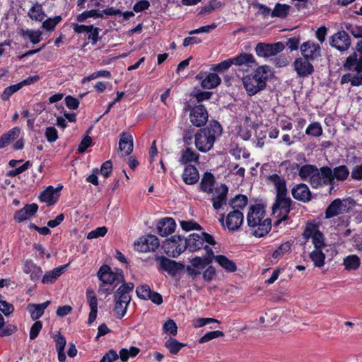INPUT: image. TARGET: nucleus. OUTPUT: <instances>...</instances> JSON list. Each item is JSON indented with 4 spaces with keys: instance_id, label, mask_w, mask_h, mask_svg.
Returning <instances> with one entry per match:
<instances>
[{
    "instance_id": "obj_10",
    "label": "nucleus",
    "mask_w": 362,
    "mask_h": 362,
    "mask_svg": "<svg viewBox=\"0 0 362 362\" xmlns=\"http://www.w3.org/2000/svg\"><path fill=\"white\" fill-rule=\"evenodd\" d=\"M285 46L281 42L273 44L258 43L255 47L256 54L259 57H269L274 56L284 50Z\"/></svg>"
},
{
    "instance_id": "obj_25",
    "label": "nucleus",
    "mask_w": 362,
    "mask_h": 362,
    "mask_svg": "<svg viewBox=\"0 0 362 362\" xmlns=\"http://www.w3.org/2000/svg\"><path fill=\"white\" fill-rule=\"evenodd\" d=\"M204 250L206 251V255L204 258L196 257L190 259V263L193 267L201 269L211 263L214 257L212 249L208 245H206Z\"/></svg>"
},
{
    "instance_id": "obj_46",
    "label": "nucleus",
    "mask_w": 362,
    "mask_h": 362,
    "mask_svg": "<svg viewBox=\"0 0 362 362\" xmlns=\"http://www.w3.org/2000/svg\"><path fill=\"white\" fill-rule=\"evenodd\" d=\"M21 35L23 37H28L31 42L37 44L41 40L42 32L40 30H22Z\"/></svg>"
},
{
    "instance_id": "obj_15",
    "label": "nucleus",
    "mask_w": 362,
    "mask_h": 362,
    "mask_svg": "<svg viewBox=\"0 0 362 362\" xmlns=\"http://www.w3.org/2000/svg\"><path fill=\"white\" fill-rule=\"evenodd\" d=\"M208 112L202 105H195L190 110L191 123L197 127L204 125L208 120Z\"/></svg>"
},
{
    "instance_id": "obj_21",
    "label": "nucleus",
    "mask_w": 362,
    "mask_h": 362,
    "mask_svg": "<svg viewBox=\"0 0 362 362\" xmlns=\"http://www.w3.org/2000/svg\"><path fill=\"white\" fill-rule=\"evenodd\" d=\"M62 187L54 188L52 186H49L44 190L40 195V200L42 202H46L48 206L54 204L59 197V191Z\"/></svg>"
},
{
    "instance_id": "obj_1",
    "label": "nucleus",
    "mask_w": 362,
    "mask_h": 362,
    "mask_svg": "<svg viewBox=\"0 0 362 362\" xmlns=\"http://www.w3.org/2000/svg\"><path fill=\"white\" fill-rule=\"evenodd\" d=\"M267 180L273 184L276 190L275 200L272 207L273 214H276L281 220H288L293 201L288 196L286 180L277 174H272L268 176Z\"/></svg>"
},
{
    "instance_id": "obj_19",
    "label": "nucleus",
    "mask_w": 362,
    "mask_h": 362,
    "mask_svg": "<svg viewBox=\"0 0 362 362\" xmlns=\"http://www.w3.org/2000/svg\"><path fill=\"white\" fill-rule=\"evenodd\" d=\"M354 60L351 57H347L344 66L346 70L356 71V74L351 76V86H360L362 85V68L357 64H353Z\"/></svg>"
},
{
    "instance_id": "obj_63",
    "label": "nucleus",
    "mask_w": 362,
    "mask_h": 362,
    "mask_svg": "<svg viewBox=\"0 0 362 362\" xmlns=\"http://www.w3.org/2000/svg\"><path fill=\"white\" fill-rule=\"evenodd\" d=\"M211 96V93L207 91H199L194 95L193 98L190 100L192 103H200L205 100H209Z\"/></svg>"
},
{
    "instance_id": "obj_16",
    "label": "nucleus",
    "mask_w": 362,
    "mask_h": 362,
    "mask_svg": "<svg viewBox=\"0 0 362 362\" xmlns=\"http://www.w3.org/2000/svg\"><path fill=\"white\" fill-rule=\"evenodd\" d=\"M157 261L159 262V269L168 272L172 276H175L179 271L185 268L182 263L177 262L164 256L158 257Z\"/></svg>"
},
{
    "instance_id": "obj_48",
    "label": "nucleus",
    "mask_w": 362,
    "mask_h": 362,
    "mask_svg": "<svg viewBox=\"0 0 362 362\" xmlns=\"http://www.w3.org/2000/svg\"><path fill=\"white\" fill-rule=\"evenodd\" d=\"M321 173V168L319 169L316 167L315 172L312 175V177L310 178V184L313 188H317L319 187L323 186L322 175Z\"/></svg>"
},
{
    "instance_id": "obj_64",
    "label": "nucleus",
    "mask_w": 362,
    "mask_h": 362,
    "mask_svg": "<svg viewBox=\"0 0 362 362\" xmlns=\"http://www.w3.org/2000/svg\"><path fill=\"white\" fill-rule=\"evenodd\" d=\"M351 177L353 180L361 181L362 180V163L359 165H355L351 172Z\"/></svg>"
},
{
    "instance_id": "obj_33",
    "label": "nucleus",
    "mask_w": 362,
    "mask_h": 362,
    "mask_svg": "<svg viewBox=\"0 0 362 362\" xmlns=\"http://www.w3.org/2000/svg\"><path fill=\"white\" fill-rule=\"evenodd\" d=\"M214 259L222 268H223L228 272H234L237 270V267H236L235 263L233 261L229 259L225 255H214L213 259Z\"/></svg>"
},
{
    "instance_id": "obj_27",
    "label": "nucleus",
    "mask_w": 362,
    "mask_h": 362,
    "mask_svg": "<svg viewBox=\"0 0 362 362\" xmlns=\"http://www.w3.org/2000/svg\"><path fill=\"white\" fill-rule=\"evenodd\" d=\"M215 182L214 175L211 173L206 172L199 183L200 189L204 193L211 194V192H213V189H214Z\"/></svg>"
},
{
    "instance_id": "obj_14",
    "label": "nucleus",
    "mask_w": 362,
    "mask_h": 362,
    "mask_svg": "<svg viewBox=\"0 0 362 362\" xmlns=\"http://www.w3.org/2000/svg\"><path fill=\"white\" fill-rule=\"evenodd\" d=\"M302 56L310 61H314L321 56V47L319 44L311 40L304 42L300 46Z\"/></svg>"
},
{
    "instance_id": "obj_42",
    "label": "nucleus",
    "mask_w": 362,
    "mask_h": 362,
    "mask_svg": "<svg viewBox=\"0 0 362 362\" xmlns=\"http://www.w3.org/2000/svg\"><path fill=\"white\" fill-rule=\"evenodd\" d=\"M321 250L315 249L310 254V258L317 267H322L325 264V255Z\"/></svg>"
},
{
    "instance_id": "obj_8",
    "label": "nucleus",
    "mask_w": 362,
    "mask_h": 362,
    "mask_svg": "<svg viewBox=\"0 0 362 362\" xmlns=\"http://www.w3.org/2000/svg\"><path fill=\"white\" fill-rule=\"evenodd\" d=\"M158 246L159 240L158 238L153 235L143 236L134 243L135 249L141 252H153Z\"/></svg>"
},
{
    "instance_id": "obj_20",
    "label": "nucleus",
    "mask_w": 362,
    "mask_h": 362,
    "mask_svg": "<svg viewBox=\"0 0 362 362\" xmlns=\"http://www.w3.org/2000/svg\"><path fill=\"white\" fill-rule=\"evenodd\" d=\"M98 276L103 283L107 284H112L115 281L118 280L119 277H122L121 274L114 273L111 268L107 264L100 267L98 272Z\"/></svg>"
},
{
    "instance_id": "obj_18",
    "label": "nucleus",
    "mask_w": 362,
    "mask_h": 362,
    "mask_svg": "<svg viewBox=\"0 0 362 362\" xmlns=\"http://www.w3.org/2000/svg\"><path fill=\"white\" fill-rule=\"evenodd\" d=\"M291 194L295 199L303 203H308L312 199V193L304 183L296 185L291 189Z\"/></svg>"
},
{
    "instance_id": "obj_55",
    "label": "nucleus",
    "mask_w": 362,
    "mask_h": 362,
    "mask_svg": "<svg viewBox=\"0 0 362 362\" xmlns=\"http://www.w3.org/2000/svg\"><path fill=\"white\" fill-rule=\"evenodd\" d=\"M21 88V84L17 83L6 88L1 95V98L3 100H7L16 92Z\"/></svg>"
},
{
    "instance_id": "obj_57",
    "label": "nucleus",
    "mask_w": 362,
    "mask_h": 362,
    "mask_svg": "<svg viewBox=\"0 0 362 362\" xmlns=\"http://www.w3.org/2000/svg\"><path fill=\"white\" fill-rule=\"evenodd\" d=\"M107 232V228L105 226L98 227L96 229L91 230L87 235L88 239H94L99 237H103Z\"/></svg>"
},
{
    "instance_id": "obj_43",
    "label": "nucleus",
    "mask_w": 362,
    "mask_h": 362,
    "mask_svg": "<svg viewBox=\"0 0 362 362\" xmlns=\"http://www.w3.org/2000/svg\"><path fill=\"white\" fill-rule=\"evenodd\" d=\"M322 184L324 185H331L332 188H333V185L334 182L333 181V177L332 173V168L329 166H322L321 167V173Z\"/></svg>"
},
{
    "instance_id": "obj_31",
    "label": "nucleus",
    "mask_w": 362,
    "mask_h": 362,
    "mask_svg": "<svg viewBox=\"0 0 362 362\" xmlns=\"http://www.w3.org/2000/svg\"><path fill=\"white\" fill-rule=\"evenodd\" d=\"M49 304V300H47L41 304H29L27 308L30 313L31 318L33 320H37L39 319L43 315L45 310Z\"/></svg>"
},
{
    "instance_id": "obj_40",
    "label": "nucleus",
    "mask_w": 362,
    "mask_h": 362,
    "mask_svg": "<svg viewBox=\"0 0 362 362\" xmlns=\"http://www.w3.org/2000/svg\"><path fill=\"white\" fill-rule=\"evenodd\" d=\"M29 17L37 21H42L45 17L42 6L41 4H35L28 11Z\"/></svg>"
},
{
    "instance_id": "obj_30",
    "label": "nucleus",
    "mask_w": 362,
    "mask_h": 362,
    "mask_svg": "<svg viewBox=\"0 0 362 362\" xmlns=\"http://www.w3.org/2000/svg\"><path fill=\"white\" fill-rule=\"evenodd\" d=\"M315 168L316 166L310 164H307L300 167L299 164L295 163L291 165V170H298L299 176L303 180H305L308 177L310 178L315 172Z\"/></svg>"
},
{
    "instance_id": "obj_3",
    "label": "nucleus",
    "mask_w": 362,
    "mask_h": 362,
    "mask_svg": "<svg viewBox=\"0 0 362 362\" xmlns=\"http://www.w3.org/2000/svg\"><path fill=\"white\" fill-rule=\"evenodd\" d=\"M264 216L265 211L262 205L255 204L250 207L247 216V223L248 226L254 228L252 233L255 237H263L271 230V220L266 218L262 221Z\"/></svg>"
},
{
    "instance_id": "obj_54",
    "label": "nucleus",
    "mask_w": 362,
    "mask_h": 362,
    "mask_svg": "<svg viewBox=\"0 0 362 362\" xmlns=\"http://www.w3.org/2000/svg\"><path fill=\"white\" fill-rule=\"evenodd\" d=\"M151 291L152 290H151L148 285L144 284L136 288V293L139 298L148 300V298H149V296L151 293Z\"/></svg>"
},
{
    "instance_id": "obj_59",
    "label": "nucleus",
    "mask_w": 362,
    "mask_h": 362,
    "mask_svg": "<svg viewBox=\"0 0 362 362\" xmlns=\"http://www.w3.org/2000/svg\"><path fill=\"white\" fill-rule=\"evenodd\" d=\"M291 250V243L289 242H286L282 243L272 254V257L274 258H277L280 255H282Z\"/></svg>"
},
{
    "instance_id": "obj_35",
    "label": "nucleus",
    "mask_w": 362,
    "mask_h": 362,
    "mask_svg": "<svg viewBox=\"0 0 362 362\" xmlns=\"http://www.w3.org/2000/svg\"><path fill=\"white\" fill-rule=\"evenodd\" d=\"M199 155L191 148H187L182 151L180 163L186 165L192 162H199Z\"/></svg>"
},
{
    "instance_id": "obj_38",
    "label": "nucleus",
    "mask_w": 362,
    "mask_h": 362,
    "mask_svg": "<svg viewBox=\"0 0 362 362\" xmlns=\"http://www.w3.org/2000/svg\"><path fill=\"white\" fill-rule=\"evenodd\" d=\"M221 81V78L216 74L211 73L202 81V86L206 89L214 88L218 86Z\"/></svg>"
},
{
    "instance_id": "obj_61",
    "label": "nucleus",
    "mask_w": 362,
    "mask_h": 362,
    "mask_svg": "<svg viewBox=\"0 0 362 362\" xmlns=\"http://www.w3.org/2000/svg\"><path fill=\"white\" fill-rule=\"evenodd\" d=\"M181 227L185 230H202V226L197 223L192 221H183L180 223Z\"/></svg>"
},
{
    "instance_id": "obj_11",
    "label": "nucleus",
    "mask_w": 362,
    "mask_h": 362,
    "mask_svg": "<svg viewBox=\"0 0 362 362\" xmlns=\"http://www.w3.org/2000/svg\"><path fill=\"white\" fill-rule=\"evenodd\" d=\"M303 236L305 239L312 238L315 249H322L325 246L324 235L318 230V227L315 224L307 225Z\"/></svg>"
},
{
    "instance_id": "obj_9",
    "label": "nucleus",
    "mask_w": 362,
    "mask_h": 362,
    "mask_svg": "<svg viewBox=\"0 0 362 362\" xmlns=\"http://www.w3.org/2000/svg\"><path fill=\"white\" fill-rule=\"evenodd\" d=\"M349 35L344 30H339L329 37V45L339 51H346L351 46Z\"/></svg>"
},
{
    "instance_id": "obj_36",
    "label": "nucleus",
    "mask_w": 362,
    "mask_h": 362,
    "mask_svg": "<svg viewBox=\"0 0 362 362\" xmlns=\"http://www.w3.org/2000/svg\"><path fill=\"white\" fill-rule=\"evenodd\" d=\"M188 250L191 252H196L203 247V240L202 236L197 233L189 235L187 238Z\"/></svg>"
},
{
    "instance_id": "obj_41",
    "label": "nucleus",
    "mask_w": 362,
    "mask_h": 362,
    "mask_svg": "<svg viewBox=\"0 0 362 362\" xmlns=\"http://www.w3.org/2000/svg\"><path fill=\"white\" fill-rule=\"evenodd\" d=\"M247 202L248 199L247 196L239 194L230 200V204L234 210H238L239 209H244L247 206Z\"/></svg>"
},
{
    "instance_id": "obj_34",
    "label": "nucleus",
    "mask_w": 362,
    "mask_h": 362,
    "mask_svg": "<svg viewBox=\"0 0 362 362\" xmlns=\"http://www.w3.org/2000/svg\"><path fill=\"white\" fill-rule=\"evenodd\" d=\"M180 240V235H173L170 239L166 240L163 243V248L166 255L173 257V255L175 251H177V241Z\"/></svg>"
},
{
    "instance_id": "obj_60",
    "label": "nucleus",
    "mask_w": 362,
    "mask_h": 362,
    "mask_svg": "<svg viewBox=\"0 0 362 362\" xmlns=\"http://www.w3.org/2000/svg\"><path fill=\"white\" fill-rule=\"evenodd\" d=\"M45 134L47 140L50 143L54 142L58 139V133L54 127H47Z\"/></svg>"
},
{
    "instance_id": "obj_26",
    "label": "nucleus",
    "mask_w": 362,
    "mask_h": 362,
    "mask_svg": "<svg viewBox=\"0 0 362 362\" xmlns=\"http://www.w3.org/2000/svg\"><path fill=\"white\" fill-rule=\"evenodd\" d=\"M182 178L187 185H191L197 183L199 179V175L197 168L190 164L187 165L182 173Z\"/></svg>"
},
{
    "instance_id": "obj_4",
    "label": "nucleus",
    "mask_w": 362,
    "mask_h": 362,
    "mask_svg": "<svg viewBox=\"0 0 362 362\" xmlns=\"http://www.w3.org/2000/svg\"><path fill=\"white\" fill-rule=\"evenodd\" d=\"M269 71V66H260L257 68L254 74L247 75L243 78L244 88L250 96L257 94L266 88V81Z\"/></svg>"
},
{
    "instance_id": "obj_12",
    "label": "nucleus",
    "mask_w": 362,
    "mask_h": 362,
    "mask_svg": "<svg viewBox=\"0 0 362 362\" xmlns=\"http://www.w3.org/2000/svg\"><path fill=\"white\" fill-rule=\"evenodd\" d=\"M228 192V188L225 184H221L213 189V192L210 194H211V201L215 210L220 209L226 204Z\"/></svg>"
},
{
    "instance_id": "obj_6",
    "label": "nucleus",
    "mask_w": 362,
    "mask_h": 362,
    "mask_svg": "<svg viewBox=\"0 0 362 362\" xmlns=\"http://www.w3.org/2000/svg\"><path fill=\"white\" fill-rule=\"evenodd\" d=\"M139 351L140 349L135 346H131L129 349H122L119 354L115 350L110 349L103 356L100 362H113L118 358H120L122 361L126 362L129 357H135Z\"/></svg>"
},
{
    "instance_id": "obj_53",
    "label": "nucleus",
    "mask_w": 362,
    "mask_h": 362,
    "mask_svg": "<svg viewBox=\"0 0 362 362\" xmlns=\"http://www.w3.org/2000/svg\"><path fill=\"white\" fill-rule=\"evenodd\" d=\"M224 333L222 331L216 330L209 332L199 339V343H206L218 337H222Z\"/></svg>"
},
{
    "instance_id": "obj_56",
    "label": "nucleus",
    "mask_w": 362,
    "mask_h": 362,
    "mask_svg": "<svg viewBox=\"0 0 362 362\" xmlns=\"http://www.w3.org/2000/svg\"><path fill=\"white\" fill-rule=\"evenodd\" d=\"M176 247H177V251L175 252V253L173 255V257H178L186 249H188L187 238H182L180 235V240L177 241V245Z\"/></svg>"
},
{
    "instance_id": "obj_62",
    "label": "nucleus",
    "mask_w": 362,
    "mask_h": 362,
    "mask_svg": "<svg viewBox=\"0 0 362 362\" xmlns=\"http://www.w3.org/2000/svg\"><path fill=\"white\" fill-rule=\"evenodd\" d=\"M232 65L233 61L231 58H230L216 64L213 69L215 71L223 72L228 69Z\"/></svg>"
},
{
    "instance_id": "obj_47",
    "label": "nucleus",
    "mask_w": 362,
    "mask_h": 362,
    "mask_svg": "<svg viewBox=\"0 0 362 362\" xmlns=\"http://www.w3.org/2000/svg\"><path fill=\"white\" fill-rule=\"evenodd\" d=\"M290 6L286 4H276L272 12V17L285 18L287 16Z\"/></svg>"
},
{
    "instance_id": "obj_49",
    "label": "nucleus",
    "mask_w": 362,
    "mask_h": 362,
    "mask_svg": "<svg viewBox=\"0 0 362 362\" xmlns=\"http://www.w3.org/2000/svg\"><path fill=\"white\" fill-rule=\"evenodd\" d=\"M305 133L308 135H310L315 137L321 136L322 134V129L321 124L317 122L311 123L307 127Z\"/></svg>"
},
{
    "instance_id": "obj_52",
    "label": "nucleus",
    "mask_w": 362,
    "mask_h": 362,
    "mask_svg": "<svg viewBox=\"0 0 362 362\" xmlns=\"http://www.w3.org/2000/svg\"><path fill=\"white\" fill-rule=\"evenodd\" d=\"M21 133V129L18 127H14L9 130L6 134H3L2 136L5 140L6 143L9 144L11 142L16 139Z\"/></svg>"
},
{
    "instance_id": "obj_45",
    "label": "nucleus",
    "mask_w": 362,
    "mask_h": 362,
    "mask_svg": "<svg viewBox=\"0 0 362 362\" xmlns=\"http://www.w3.org/2000/svg\"><path fill=\"white\" fill-rule=\"evenodd\" d=\"M185 344L179 342L177 340L173 338H169L165 342V346L169 350L172 354H177L181 348L185 346Z\"/></svg>"
},
{
    "instance_id": "obj_17",
    "label": "nucleus",
    "mask_w": 362,
    "mask_h": 362,
    "mask_svg": "<svg viewBox=\"0 0 362 362\" xmlns=\"http://www.w3.org/2000/svg\"><path fill=\"white\" fill-rule=\"evenodd\" d=\"M310 62L303 57L295 59L293 67L299 77H307L314 72V66Z\"/></svg>"
},
{
    "instance_id": "obj_22",
    "label": "nucleus",
    "mask_w": 362,
    "mask_h": 362,
    "mask_svg": "<svg viewBox=\"0 0 362 362\" xmlns=\"http://www.w3.org/2000/svg\"><path fill=\"white\" fill-rule=\"evenodd\" d=\"M38 209V205L37 204H25V206L18 210L14 214V219L18 222H22L30 217L33 216Z\"/></svg>"
},
{
    "instance_id": "obj_37",
    "label": "nucleus",
    "mask_w": 362,
    "mask_h": 362,
    "mask_svg": "<svg viewBox=\"0 0 362 362\" xmlns=\"http://www.w3.org/2000/svg\"><path fill=\"white\" fill-rule=\"evenodd\" d=\"M333 181H344L349 175V170L345 165H341L332 169Z\"/></svg>"
},
{
    "instance_id": "obj_51",
    "label": "nucleus",
    "mask_w": 362,
    "mask_h": 362,
    "mask_svg": "<svg viewBox=\"0 0 362 362\" xmlns=\"http://www.w3.org/2000/svg\"><path fill=\"white\" fill-rule=\"evenodd\" d=\"M222 4L221 1L217 0H210L208 4L205 5L202 7V10L199 12V14H205L209 13L215 9L219 8L221 7Z\"/></svg>"
},
{
    "instance_id": "obj_28",
    "label": "nucleus",
    "mask_w": 362,
    "mask_h": 362,
    "mask_svg": "<svg viewBox=\"0 0 362 362\" xmlns=\"http://www.w3.org/2000/svg\"><path fill=\"white\" fill-rule=\"evenodd\" d=\"M119 149L124 151V156L129 155L133 151V137L128 133H122L119 142Z\"/></svg>"
},
{
    "instance_id": "obj_23",
    "label": "nucleus",
    "mask_w": 362,
    "mask_h": 362,
    "mask_svg": "<svg viewBox=\"0 0 362 362\" xmlns=\"http://www.w3.org/2000/svg\"><path fill=\"white\" fill-rule=\"evenodd\" d=\"M86 298L90 310L89 313L88 323L90 325L95 320L97 317L98 299L94 291L91 289L87 290Z\"/></svg>"
},
{
    "instance_id": "obj_39",
    "label": "nucleus",
    "mask_w": 362,
    "mask_h": 362,
    "mask_svg": "<svg viewBox=\"0 0 362 362\" xmlns=\"http://www.w3.org/2000/svg\"><path fill=\"white\" fill-rule=\"evenodd\" d=\"M343 264L348 271L356 270L361 265V259L357 255H350L344 259Z\"/></svg>"
},
{
    "instance_id": "obj_32",
    "label": "nucleus",
    "mask_w": 362,
    "mask_h": 362,
    "mask_svg": "<svg viewBox=\"0 0 362 362\" xmlns=\"http://www.w3.org/2000/svg\"><path fill=\"white\" fill-rule=\"evenodd\" d=\"M66 267L67 265H64L46 272L42 279V282L43 284L54 283L64 272Z\"/></svg>"
},
{
    "instance_id": "obj_29",
    "label": "nucleus",
    "mask_w": 362,
    "mask_h": 362,
    "mask_svg": "<svg viewBox=\"0 0 362 362\" xmlns=\"http://www.w3.org/2000/svg\"><path fill=\"white\" fill-rule=\"evenodd\" d=\"M233 65L245 66L247 67H252L255 65L254 57L249 53H241L235 57L231 58Z\"/></svg>"
},
{
    "instance_id": "obj_24",
    "label": "nucleus",
    "mask_w": 362,
    "mask_h": 362,
    "mask_svg": "<svg viewBox=\"0 0 362 362\" xmlns=\"http://www.w3.org/2000/svg\"><path fill=\"white\" fill-rule=\"evenodd\" d=\"M175 227V222L172 218H164L157 225L158 233L163 237L168 236L174 232Z\"/></svg>"
},
{
    "instance_id": "obj_2",
    "label": "nucleus",
    "mask_w": 362,
    "mask_h": 362,
    "mask_svg": "<svg viewBox=\"0 0 362 362\" xmlns=\"http://www.w3.org/2000/svg\"><path fill=\"white\" fill-rule=\"evenodd\" d=\"M222 127L217 121H212L208 126L199 129L194 135L196 148L202 153L209 151L217 137L221 136Z\"/></svg>"
},
{
    "instance_id": "obj_44",
    "label": "nucleus",
    "mask_w": 362,
    "mask_h": 362,
    "mask_svg": "<svg viewBox=\"0 0 362 362\" xmlns=\"http://www.w3.org/2000/svg\"><path fill=\"white\" fill-rule=\"evenodd\" d=\"M355 51L348 57H351L354 60L353 64H358V66L362 68V40L357 42Z\"/></svg>"
},
{
    "instance_id": "obj_58",
    "label": "nucleus",
    "mask_w": 362,
    "mask_h": 362,
    "mask_svg": "<svg viewBox=\"0 0 362 362\" xmlns=\"http://www.w3.org/2000/svg\"><path fill=\"white\" fill-rule=\"evenodd\" d=\"M163 330L166 333H169L173 336H175L177 332V327L173 320H168L163 325Z\"/></svg>"
},
{
    "instance_id": "obj_5",
    "label": "nucleus",
    "mask_w": 362,
    "mask_h": 362,
    "mask_svg": "<svg viewBox=\"0 0 362 362\" xmlns=\"http://www.w3.org/2000/svg\"><path fill=\"white\" fill-rule=\"evenodd\" d=\"M134 285L133 283H124L120 286L115 293V305L114 310L117 317L122 318L127 312L128 305L131 301L129 293L132 291Z\"/></svg>"
},
{
    "instance_id": "obj_50",
    "label": "nucleus",
    "mask_w": 362,
    "mask_h": 362,
    "mask_svg": "<svg viewBox=\"0 0 362 362\" xmlns=\"http://www.w3.org/2000/svg\"><path fill=\"white\" fill-rule=\"evenodd\" d=\"M62 21L60 16H57L54 18H49L44 21L42 27L46 30H53L56 25Z\"/></svg>"
},
{
    "instance_id": "obj_7",
    "label": "nucleus",
    "mask_w": 362,
    "mask_h": 362,
    "mask_svg": "<svg viewBox=\"0 0 362 362\" xmlns=\"http://www.w3.org/2000/svg\"><path fill=\"white\" fill-rule=\"evenodd\" d=\"M224 215H222L220 221L223 226H226L230 231H235L240 228L243 222V214L239 210H233L226 216L224 223Z\"/></svg>"
},
{
    "instance_id": "obj_13",
    "label": "nucleus",
    "mask_w": 362,
    "mask_h": 362,
    "mask_svg": "<svg viewBox=\"0 0 362 362\" xmlns=\"http://www.w3.org/2000/svg\"><path fill=\"white\" fill-rule=\"evenodd\" d=\"M348 199L341 200L340 199H336L331 202L327 206L325 211V218H330L338 216L341 214L346 213L349 211V207L347 204H351Z\"/></svg>"
}]
</instances>
